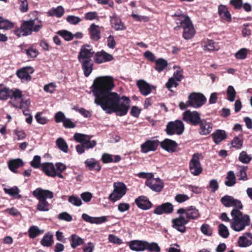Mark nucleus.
<instances>
[{"mask_svg":"<svg viewBox=\"0 0 252 252\" xmlns=\"http://www.w3.org/2000/svg\"><path fill=\"white\" fill-rule=\"evenodd\" d=\"M23 165V162L22 159L17 158L11 160L8 162V167L10 170L13 172H16V169L20 166Z\"/></svg>","mask_w":252,"mask_h":252,"instance_id":"c9c22d12","label":"nucleus"},{"mask_svg":"<svg viewBox=\"0 0 252 252\" xmlns=\"http://www.w3.org/2000/svg\"><path fill=\"white\" fill-rule=\"evenodd\" d=\"M229 4L235 9L239 10L243 6V0H230Z\"/></svg>","mask_w":252,"mask_h":252,"instance_id":"4d7b16f0","label":"nucleus"},{"mask_svg":"<svg viewBox=\"0 0 252 252\" xmlns=\"http://www.w3.org/2000/svg\"><path fill=\"white\" fill-rule=\"evenodd\" d=\"M137 206L142 210L149 209L152 206V203L147 197L140 196L135 200Z\"/></svg>","mask_w":252,"mask_h":252,"instance_id":"5701e85b","label":"nucleus"},{"mask_svg":"<svg viewBox=\"0 0 252 252\" xmlns=\"http://www.w3.org/2000/svg\"><path fill=\"white\" fill-rule=\"evenodd\" d=\"M238 245L240 247H247L252 245V234L250 232L244 233L239 238Z\"/></svg>","mask_w":252,"mask_h":252,"instance_id":"a211bd4d","label":"nucleus"},{"mask_svg":"<svg viewBox=\"0 0 252 252\" xmlns=\"http://www.w3.org/2000/svg\"><path fill=\"white\" fill-rule=\"evenodd\" d=\"M4 190L5 193L11 196L17 194L19 192V189L17 187H13L9 189L4 188Z\"/></svg>","mask_w":252,"mask_h":252,"instance_id":"338daca9","label":"nucleus"},{"mask_svg":"<svg viewBox=\"0 0 252 252\" xmlns=\"http://www.w3.org/2000/svg\"><path fill=\"white\" fill-rule=\"evenodd\" d=\"M239 174L237 175L238 176H239V180L243 181H247L248 179L247 174V170L248 169L247 166H239Z\"/></svg>","mask_w":252,"mask_h":252,"instance_id":"de8ad7c7","label":"nucleus"},{"mask_svg":"<svg viewBox=\"0 0 252 252\" xmlns=\"http://www.w3.org/2000/svg\"><path fill=\"white\" fill-rule=\"evenodd\" d=\"M202 47L205 51L209 52L218 51L220 49L218 43L209 39H205L202 41Z\"/></svg>","mask_w":252,"mask_h":252,"instance_id":"dca6fc26","label":"nucleus"},{"mask_svg":"<svg viewBox=\"0 0 252 252\" xmlns=\"http://www.w3.org/2000/svg\"><path fill=\"white\" fill-rule=\"evenodd\" d=\"M56 144L58 148L62 151L66 153L68 151V146L63 138H59L56 140Z\"/></svg>","mask_w":252,"mask_h":252,"instance_id":"49530a36","label":"nucleus"},{"mask_svg":"<svg viewBox=\"0 0 252 252\" xmlns=\"http://www.w3.org/2000/svg\"><path fill=\"white\" fill-rule=\"evenodd\" d=\"M91 61H92L80 62L82 64V68L83 70L84 75L86 77H88L93 71V63Z\"/></svg>","mask_w":252,"mask_h":252,"instance_id":"2f4dec72","label":"nucleus"},{"mask_svg":"<svg viewBox=\"0 0 252 252\" xmlns=\"http://www.w3.org/2000/svg\"><path fill=\"white\" fill-rule=\"evenodd\" d=\"M227 99L230 101H233L236 96V91L232 86H229L227 89Z\"/></svg>","mask_w":252,"mask_h":252,"instance_id":"09e8293b","label":"nucleus"},{"mask_svg":"<svg viewBox=\"0 0 252 252\" xmlns=\"http://www.w3.org/2000/svg\"><path fill=\"white\" fill-rule=\"evenodd\" d=\"M225 185L227 187H232L236 183V177L233 171H229L227 174Z\"/></svg>","mask_w":252,"mask_h":252,"instance_id":"4c0bfd02","label":"nucleus"},{"mask_svg":"<svg viewBox=\"0 0 252 252\" xmlns=\"http://www.w3.org/2000/svg\"><path fill=\"white\" fill-rule=\"evenodd\" d=\"M113 188L109 196V199L114 202L120 200L126 194L127 190L126 185L121 182H114Z\"/></svg>","mask_w":252,"mask_h":252,"instance_id":"39448f33","label":"nucleus"},{"mask_svg":"<svg viewBox=\"0 0 252 252\" xmlns=\"http://www.w3.org/2000/svg\"><path fill=\"white\" fill-rule=\"evenodd\" d=\"M137 85L141 93L145 96L150 94L152 91L150 85L143 80L137 81Z\"/></svg>","mask_w":252,"mask_h":252,"instance_id":"bb28decb","label":"nucleus"},{"mask_svg":"<svg viewBox=\"0 0 252 252\" xmlns=\"http://www.w3.org/2000/svg\"><path fill=\"white\" fill-rule=\"evenodd\" d=\"M42 27L43 25L41 21L37 19H31L24 21L20 28H17L13 32L18 37L27 36L31 35L33 32H38Z\"/></svg>","mask_w":252,"mask_h":252,"instance_id":"7ed1b4c3","label":"nucleus"},{"mask_svg":"<svg viewBox=\"0 0 252 252\" xmlns=\"http://www.w3.org/2000/svg\"><path fill=\"white\" fill-rule=\"evenodd\" d=\"M173 227L181 232L185 231V224L187 223L186 220H182L179 218H176L172 220Z\"/></svg>","mask_w":252,"mask_h":252,"instance_id":"473e14b6","label":"nucleus"},{"mask_svg":"<svg viewBox=\"0 0 252 252\" xmlns=\"http://www.w3.org/2000/svg\"><path fill=\"white\" fill-rule=\"evenodd\" d=\"M158 140H148L141 145V151L143 153H147L150 151H155L158 145Z\"/></svg>","mask_w":252,"mask_h":252,"instance_id":"4468645a","label":"nucleus"},{"mask_svg":"<svg viewBox=\"0 0 252 252\" xmlns=\"http://www.w3.org/2000/svg\"><path fill=\"white\" fill-rule=\"evenodd\" d=\"M238 158L242 163L248 164L252 160V157L248 155L246 151H243L240 153Z\"/></svg>","mask_w":252,"mask_h":252,"instance_id":"c03bdc74","label":"nucleus"},{"mask_svg":"<svg viewBox=\"0 0 252 252\" xmlns=\"http://www.w3.org/2000/svg\"><path fill=\"white\" fill-rule=\"evenodd\" d=\"M220 202L225 207H233V209L239 210L243 208V205L240 200L235 199L233 196L228 195H225L222 197L220 199Z\"/></svg>","mask_w":252,"mask_h":252,"instance_id":"1a4fd4ad","label":"nucleus"},{"mask_svg":"<svg viewBox=\"0 0 252 252\" xmlns=\"http://www.w3.org/2000/svg\"><path fill=\"white\" fill-rule=\"evenodd\" d=\"M201 231L203 234L207 236H211L212 234V230L210 226V225L208 224H203L201 228Z\"/></svg>","mask_w":252,"mask_h":252,"instance_id":"13d9d810","label":"nucleus"},{"mask_svg":"<svg viewBox=\"0 0 252 252\" xmlns=\"http://www.w3.org/2000/svg\"><path fill=\"white\" fill-rule=\"evenodd\" d=\"M90 136L82 133H75L73 137L76 141L83 143L87 139H89Z\"/></svg>","mask_w":252,"mask_h":252,"instance_id":"8fccbe9b","label":"nucleus"},{"mask_svg":"<svg viewBox=\"0 0 252 252\" xmlns=\"http://www.w3.org/2000/svg\"><path fill=\"white\" fill-rule=\"evenodd\" d=\"M114 87L113 78L105 76L96 78L91 88L96 105L108 114L115 112L118 116H123L127 113L130 100L126 96L120 97L117 93L111 92Z\"/></svg>","mask_w":252,"mask_h":252,"instance_id":"f257e3e1","label":"nucleus"},{"mask_svg":"<svg viewBox=\"0 0 252 252\" xmlns=\"http://www.w3.org/2000/svg\"><path fill=\"white\" fill-rule=\"evenodd\" d=\"M56 85L54 83H50L48 84H47L44 86V90L45 92L49 93H53L56 90Z\"/></svg>","mask_w":252,"mask_h":252,"instance_id":"69168bd1","label":"nucleus"},{"mask_svg":"<svg viewBox=\"0 0 252 252\" xmlns=\"http://www.w3.org/2000/svg\"><path fill=\"white\" fill-rule=\"evenodd\" d=\"M58 218L60 220H65L66 221H71L72 218L70 215L67 212H63L59 214Z\"/></svg>","mask_w":252,"mask_h":252,"instance_id":"e2e57ef3","label":"nucleus"},{"mask_svg":"<svg viewBox=\"0 0 252 252\" xmlns=\"http://www.w3.org/2000/svg\"><path fill=\"white\" fill-rule=\"evenodd\" d=\"M207 101L205 95L200 93H190V107L199 108L204 105Z\"/></svg>","mask_w":252,"mask_h":252,"instance_id":"9d476101","label":"nucleus"},{"mask_svg":"<svg viewBox=\"0 0 252 252\" xmlns=\"http://www.w3.org/2000/svg\"><path fill=\"white\" fill-rule=\"evenodd\" d=\"M230 214L232 217L230 227L233 230L239 232L250 225L251 219L249 215L244 214L241 210L232 209Z\"/></svg>","mask_w":252,"mask_h":252,"instance_id":"f03ea898","label":"nucleus"},{"mask_svg":"<svg viewBox=\"0 0 252 252\" xmlns=\"http://www.w3.org/2000/svg\"><path fill=\"white\" fill-rule=\"evenodd\" d=\"M218 14L223 20L227 22H231V15L226 5L220 4L219 6Z\"/></svg>","mask_w":252,"mask_h":252,"instance_id":"412c9836","label":"nucleus"},{"mask_svg":"<svg viewBox=\"0 0 252 252\" xmlns=\"http://www.w3.org/2000/svg\"><path fill=\"white\" fill-rule=\"evenodd\" d=\"M94 54L92 48L88 44L83 45L79 53L78 59L79 62L92 61L91 58Z\"/></svg>","mask_w":252,"mask_h":252,"instance_id":"f8f14e48","label":"nucleus"},{"mask_svg":"<svg viewBox=\"0 0 252 252\" xmlns=\"http://www.w3.org/2000/svg\"><path fill=\"white\" fill-rule=\"evenodd\" d=\"M177 145V143L175 141L169 139H165L160 142L162 148L169 153L174 152Z\"/></svg>","mask_w":252,"mask_h":252,"instance_id":"4be33fe9","label":"nucleus"},{"mask_svg":"<svg viewBox=\"0 0 252 252\" xmlns=\"http://www.w3.org/2000/svg\"><path fill=\"white\" fill-rule=\"evenodd\" d=\"M89 30L90 32L91 38L94 41H98L100 38V30L98 26L92 24Z\"/></svg>","mask_w":252,"mask_h":252,"instance_id":"cd10ccee","label":"nucleus"},{"mask_svg":"<svg viewBox=\"0 0 252 252\" xmlns=\"http://www.w3.org/2000/svg\"><path fill=\"white\" fill-rule=\"evenodd\" d=\"M112 60V56L103 51L100 52H97L95 54V61L98 63L110 61Z\"/></svg>","mask_w":252,"mask_h":252,"instance_id":"a878e982","label":"nucleus"},{"mask_svg":"<svg viewBox=\"0 0 252 252\" xmlns=\"http://www.w3.org/2000/svg\"><path fill=\"white\" fill-rule=\"evenodd\" d=\"M69 241L70 242V245L72 248L75 249L77 247L80 246L84 244V240L78 235L72 234L71 235Z\"/></svg>","mask_w":252,"mask_h":252,"instance_id":"72a5a7b5","label":"nucleus"},{"mask_svg":"<svg viewBox=\"0 0 252 252\" xmlns=\"http://www.w3.org/2000/svg\"><path fill=\"white\" fill-rule=\"evenodd\" d=\"M200 129L199 133L201 135H207L209 134L212 131L213 128L212 124L210 122H207L205 120H202V121L199 124Z\"/></svg>","mask_w":252,"mask_h":252,"instance_id":"393cba45","label":"nucleus"},{"mask_svg":"<svg viewBox=\"0 0 252 252\" xmlns=\"http://www.w3.org/2000/svg\"><path fill=\"white\" fill-rule=\"evenodd\" d=\"M19 9L22 12H26L29 9L28 2L27 0H18Z\"/></svg>","mask_w":252,"mask_h":252,"instance_id":"5fc2aeb1","label":"nucleus"},{"mask_svg":"<svg viewBox=\"0 0 252 252\" xmlns=\"http://www.w3.org/2000/svg\"><path fill=\"white\" fill-rule=\"evenodd\" d=\"M32 194L38 200L36 206L37 210L41 212H47L50 210V204L46 199L53 197V193L52 191L37 188L33 190Z\"/></svg>","mask_w":252,"mask_h":252,"instance_id":"20e7f679","label":"nucleus"},{"mask_svg":"<svg viewBox=\"0 0 252 252\" xmlns=\"http://www.w3.org/2000/svg\"><path fill=\"white\" fill-rule=\"evenodd\" d=\"M145 250H148L151 252H160V248L158 244L155 242L148 243L146 241Z\"/></svg>","mask_w":252,"mask_h":252,"instance_id":"37998d69","label":"nucleus"},{"mask_svg":"<svg viewBox=\"0 0 252 252\" xmlns=\"http://www.w3.org/2000/svg\"><path fill=\"white\" fill-rule=\"evenodd\" d=\"M167 62L163 59H158L156 61L155 69L158 72H160L167 66Z\"/></svg>","mask_w":252,"mask_h":252,"instance_id":"79ce46f5","label":"nucleus"},{"mask_svg":"<svg viewBox=\"0 0 252 252\" xmlns=\"http://www.w3.org/2000/svg\"><path fill=\"white\" fill-rule=\"evenodd\" d=\"M14 24L7 20L0 17V29L8 30L13 28Z\"/></svg>","mask_w":252,"mask_h":252,"instance_id":"ea45409f","label":"nucleus"},{"mask_svg":"<svg viewBox=\"0 0 252 252\" xmlns=\"http://www.w3.org/2000/svg\"><path fill=\"white\" fill-rule=\"evenodd\" d=\"M202 155L199 153L193 155L190 160V172L194 176L199 175L203 171V168L200 162Z\"/></svg>","mask_w":252,"mask_h":252,"instance_id":"0eeeda50","label":"nucleus"},{"mask_svg":"<svg viewBox=\"0 0 252 252\" xmlns=\"http://www.w3.org/2000/svg\"><path fill=\"white\" fill-rule=\"evenodd\" d=\"M11 95V91L8 88H4L0 89V99L2 100L7 99Z\"/></svg>","mask_w":252,"mask_h":252,"instance_id":"864d4df0","label":"nucleus"},{"mask_svg":"<svg viewBox=\"0 0 252 252\" xmlns=\"http://www.w3.org/2000/svg\"><path fill=\"white\" fill-rule=\"evenodd\" d=\"M202 121L200 117V114L196 111H190V124L193 126H197Z\"/></svg>","mask_w":252,"mask_h":252,"instance_id":"f704fd0d","label":"nucleus"},{"mask_svg":"<svg viewBox=\"0 0 252 252\" xmlns=\"http://www.w3.org/2000/svg\"><path fill=\"white\" fill-rule=\"evenodd\" d=\"M219 235L223 238H227L229 235L227 227L223 224L221 223L218 226Z\"/></svg>","mask_w":252,"mask_h":252,"instance_id":"a18cd8bd","label":"nucleus"},{"mask_svg":"<svg viewBox=\"0 0 252 252\" xmlns=\"http://www.w3.org/2000/svg\"><path fill=\"white\" fill-rule=\"evenodd\" d=\"M247 49L246 48H242L239 50L235 55L236 59L239 60H244L247 56Z\"/></svg>","mask_w":252,"mask_h":252,"instance_id":"603ef678","label":"nucleus"},{"mask_svg":"<svg viewBox=\"0 0 252 252\" xmlns=\"http://www.w3.org/2000/svg\"><path fill=\"white\" fill-rule=\"evenodd\" d=\"M110 22L112 27L116 31H122L126 29L121 19L116 15L111 17Z\"/></svg>","mask_w":252,"mask_h":252,"instance_id":"c756f323","label":"nucleus"},{"mask_svg":"<svg viewBox=\"0 0 252 252\" xmlns=\"http://www.w3.org/2000/svg\"><path fill=\"white\" fill-rule=\"evenodd\" d=\"M239 136H235L232 140L231 141V147L235 148L236 150H239L242 148L243 145V139Z\"/></svg>","mask_w":252,"mask_h":252,"instance_id":"58836bf2","label":"nucleus"},{"mask_svg":"<svg viewBox=\"0 0 252 252\" xmlns=\"http://www.w3.org/2000/svg\"><path fill=\"white\" fill-rule=\"evenodd\" d=\"M66 20L68 23L72 25H76L81 21V19L79 17L73 15L67 16Z\"/></svg>","mask_w":252,"mask_h":252,"instance_id":"0e129e2a","label":"nucleus"},{"mask_svg":"<svg viewBox=\"0 0 252 252\" xmlns=\"http://www.w3.org/2000/svg\"><path fill=\"white\" fill-rule=\"evenodd\" d=\"M86 166L91 170H96L99 171L101 169V166L99 163L94 158H89L85 161Z\"/></svg>","mask_w":252,"mask_h":252,"instance_id":"7c9ffc66","label":"nucleus"},{"mask_svg":"<svg viewBox=\"0 0 252 252\" xmlns=\"http://www.w3.org/2000/svg\"><path fill=\"white\" fill-rule=\"evenodd\" d=\"M33 72V69L30 66H27L18 70L17 71V75L23 81H29L31 79L30 74Z\"/></svg>","mask_w":252,"mask_h":252,"instance_id":"2eb2a0df","label":"nucleus"},{"mask_svg":"<svg viewBox=\"0 0 252 252\" xmlns=\"http://www.w3.org/2000/svg\"><path fill=\"white\" fill-rule=\"evenodd\" d=\"M82 218L84 220L92 224H101L105 222L107 220L106 216H102L100 217H93L90 216L87 214L84 213L82 215Z\"/></svg>","mask_w":252,"mask_h":252,"instance_id":"f3484780","label":"nucleus"},{"mask_svg":"<svg viewBox=\"0 0 252 252\" xmlns=\"http://www.w3.org/2000/svg\"><path fill=\"white\" fill-rule=\"evenodd\" d=\"M92 136L89 137V139H87L83 144L86 149H92L96 145V142L95 140L91 141Z\"/></svg>","mask_w":252,"mask_h":252,"instance_id":"6e6d98bb","label":"nucleus"},{"mask_svg":"<svg viewBox=\"0 0 252 252\" xmlns=\"http://www.w3.org/2000/svg\"><path fill=\"white\" fill-rule=\"evenodd\" d=\"M42 168L44 172L48 176L55 177L56 172H57V163L54 165L52 163L46 162L42 165Z\"/></svg>","mask_w":252,"mask_h":252,"instance_id":"6ab92c4d","label":"nucleus"},{"mask_svg":"<svg viewBox=\"0 0 252 252\" xmlns=\"http://www.w3.org/2000/svg\"><path fill=\"white\" fill-rule=\"evenodd\" d=\"M213 140L214 143L218 145L221 141L227 138V134L224 130L217 129L215 130L211 135Z\"/></svg>","mask_w":252,"mask_h":252,"instance_id":"b1692460","label":"nucleus"},{"mask_svg":"<svg viewBox=\"0 0 252 252\" xmlns=\"http://www.w3.org/2000/svg\"><path fill=\"white\" fill-rule=\"evenodd\" d=\"M58 33L62 36L65 40L70 41L73 38V35L70 32L63 30L60 31Z\"/></svg>","mask_w":252,"mask_h":252,"instance_id":"3c124183","label":"nucleus"},{"mask_svg":"<svg viewBox=\"0 0 252 252\" xmlns=\"http://www.w3.org/2000/svg\"><path fill=\"white\" fill-rule=\"evenodd\" d=\"M176 21V24H180V25L175 27V30H178L181 28H182L184 29L183 37L185 39H189V17L188 16L185 17L184 15H181Z\"/></svg>","mask_w":252,"mask_h":252,"instance_id":"9b49d317","label":"nucleus"},{"mask_svg":"<svg viewBox=\"0 0 252 252\" xmlns=\"http://www.w3.org/2000/svg\"><path fill=\"white\" fill-rule=\"evenodd\" d=\"M53 243V235L51 233H46L41 239L40 243L44 247H49Z\"/></svg>","mask_w":252,"mask_h":252,"instance_id":"e433bc0d","label":"nucleus"},{"mask_svg":"<svg viewBox=\"0 0 252 252\" xmlns=\"http://www.w3.org/2000/svg\"><path fill=\"white\" fill-rule=\"evenodd\" d=\"M11 102L15 108L23 109L25 106H28L30 102L29 100L24 101L22 99V94L19 90H10Z\"/></svg>","mask_w":252,"mask_h":252,"instance_id":"423d86ee","label":"nucleus"},{"mask_svg":"<svg viewBox=\"0 0 252 252\" xmlns=\"http://www.w3.org/2000/svg\"><path fill=\"white\" fill-rule=\"evenodd\" d=\"M173 211V205L169 202L165 203L157 207L154 211L155 214L161 215L163 213L169 214Z\"/></svg>","mask_w":252,"mask_h":252,"instance_id":"aec40b11","label":"nucleus"},{"mask_svg":"<svg viewBox=\"0 0 252 252\" xmlns=\"http://www.w3.org/2000/svg\"><path fill=\"white\" fill-rule=\"evenodd\" d=\"M43 232V230H40L37 226L32 225L29 229V236L31 238H34L40 233Z\"/></svg>","mask_w":252,"mask_h":252,"instance_id":"a19ab883","label":"nucleus"},{"mask_svg":"<svg viewBox=\"0 0 252 252\" xmlns=\"http://www.w3.org/2000/svg\"><path fill=\"white\" fill-rule=\"evenodd\" d=\"M146 185L152 190L160 192L163 189V183L159 178H154L153 177L148 179L145 182Z\"/></svg>","mask_w":252,"mask_h":252,"instance_id":"ddd939ff","label":"nucleus"},{"mask_svg":"<svg viewBox=\"0 0 252 252\" xmlns=\"http://www.w3.org/2000/svg\"><path fill=\"white\" fill-rule=\"evenodd\" d=\"M146 241L133 240L129 242V246L131 250L136 251H143L145 250Z\"/></svg>","mask_w":252,"mask_h":252,"instance_id":"c85d7f7f","label":"nucleus"},{"mask_svg":"<svg viewBox=\"0 0 252 252\" xmlns=\"http://www.w3.org/2000/svg\"><path fill=\"white\" fill-rule=\"evenodd\" d=\"M58 169L57 172H56V176H57L59 178L63 179V176L61 174L62 172H63L66 169V166L62 163L59 162L57 163Z\"/></svg>","mask_w":252,"mask_h":252,"instance_id":"052dcab7","label":"nucleus"},{"mask_svg":"<svg viewBox=\"0 0 252 252\" xmlns=\"http://www.w3.org/2000/svg\"><path fill=\"white\" fill-rule=\"evenodd\" d=\"M26 54L30 58H35L38 54V51L32 47L26 50Z\"/></svg>","mask_w":252,"mask_h":252,"instance_id":"774afa93","label":"nucleus"},{"mask_svg":"<svg viewBox=\"0 0 252 252\" xmlns=\"http://www.w3.org/2000/svg\"><path fill=\"white\" fill-rule=\"evenodd\" d=\"M68 201L72 204L76 206H80L82 204V201L80 198L74 196H70L68 199Z\"/></svg>","mask_w":252,"mask_h":252,"instance_id":"680f3d73","label":"nucleus"},{"mask_svg":"<svg viewBox=\"0 0 252 252\" xmlns=\"http://www.w3.org/2000/svg\"><path fill=\"white\" fill-rule=\"evenodd\" d=\"M178 85V81H176L174 78L171 77L169 79L168 81L166 84V86L169 91L172 92L171 88L173 87L176 88Z\"/></svg>","mask_w":252,"mask_h":252,"instance_id":"bf43d9fd","label":"nucleus"},{"mask_svg":"<svg viewBox=\"0 0 252 252\" xmlns=\"http://www.w3.org/2000/svg\"><path fill=\"white\" fill-rule=\"evenodd\" d=\"M184 130V124L181 121L176 120L174 122H170L166 126V132L169 135L175 134H181Z\"/></svg>","mask_w":252,"mask_h":252,"instance_id":"6e6552de","label":"nucleus"}]
</instances>
